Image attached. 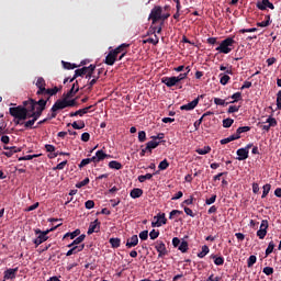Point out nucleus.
<instances>
[{
    "label": "nucleus",
    "mask_w": 281,
    "mask_h": 281,
    "mask_svg": "<svg viewBox=\"0 0 281 281\" xmlns=\"http://www.w3.org/2000/svg\"><path fill=\"white\" fill-rule=\"evenodd\" d=\"M60 225H61V224H58L57 226H55V227H53V228H50V229H48V231H45V232L41 233V234L38 235V237L35 238L34 244L37 245V246H38V245H43V243H45V240H47V234H48V232H54V229H56V227H60Z\"/></svg>",
    "instance_id": "obj_8"
},
{
    "label": "nucleus",
    "mask_w": 281,
    "mask_h": 281,
    "mask_svg": "<svg viewBox=\"0 0 281 281\" xmlns=\"http://www.w3.org/2000/svg\"><path fill=\"white\" fill-rule=\"evenodd\" d=\"M274 248H276V244H273V241H270L267 249H266V256H269L270 254H273Z\"/></svg>",
    "instance_id": "obj_36"
},
{
    "label": "nucleus",
    "mask_w": 281,
    "mask_h": 281,
    "mask_svg": "<svg viewBox=\"0 0 281 281\" xmlns=\"http://www.w3.org/2000/svg\"><path fill=\"white\" fill-rule=\"evenodd\" d=\"M269 227V222L267 220H263L261 222L260 228L257 232V236L262 240L265 236H267V228Z\"/></svg>",
    "instance_id": "obj_10"
},
{
    "label": "nucleus",
    "mask_w": 281,
    "mask_h": 281,
    "mask_svg": "<svg viewBox=\"0 0 281 281\" xmlns=\"http://www.w3.org/2000/svg\"><path fill=\"white\" fill-rule=\"evenodd\" d=\"M85 249V244L79 246H72L66 254V256H74V254H80Z\"/></svg>",
    "instance_id": "obj_18"
},
{
    "label": "nucleus",
    "mask_w": 281,
    "mask_h": 281,
    "mask_svg": "<svg viewBox=\"0 0 281 281\" xmlns=\"http://www.w3.org/2000/svg\"><path fill=\"white\" fill-rule=\"evenodd\" d=\"M16 271H19V268H10L4 271V280H14V278H16Z\"/></svg>",
    "instance_id": "obj_15"
},
{
    "label": "nucleus",
    "mask_w": 281,
    "mask_h": 281,
    "mask_svg": "<svg viewBox=\"0 0 281 281\" xmlns=\"http://www.w3.org/2000/svg\"><path fill=\"white\" fill-rule=\"evenodd\" d=\"M266 123H267L268 125H270V127H271V126H278V121H276V119H274V117H271V116H269V117L267 119Z\"/></svg>",
    "instance_id": "obj_43"
},
{
    "label": "nucleus",
    "mask_w": 281,
    "mask_h": 281,
    "mask_svg": "<svg viewBox=\"0 0 281 281\" xmlns=\"http://www.w3.org/2000/svg\"><path fill=\"white\" fill-rule=\"evenodd\" d=\"M257 8L259 10H267V2H265V0H262L261 2H258Z\"/></svg>",
    "instance_id": "obj_57"
},
{
    "label": "nucleus",
    "mask_w": 281,
    "mask_h": 281,
    "mask_svg": "<svg viewBox=\"0 0 281 281\" xmlns=\"http://www.w3.org/2000/svg\"><path fill=\"white\" fill-rule=\"evenodd\" d=\"M142 194H144V191L142 189H133L130 193V196L132 199H139V196H142Z\"/></svg>",
    "instance_id": "obj_23"
},
{
    "label": "nucleus",
    "mask_w": 281,
    "mask_h": 281,
    "mask_svg": "<svg viewBox=\"0 0 281 281\" xmlns=\"http://www.w3.org/2000/svg\"><path fill=\"white\" fill-rule=\"evenodd\" d=\"M156 251H158V257L164 258L166 254H168V250L166 249V244L164 241H157L156 243Z\"/></svg>",
    "instance_id": "obj_14"
},
{
    "label": "nucleus",
    "mask_w": 281,
    "mask_h": 281,
    "mask_svg": "<svg viewBox=\"0 0 281 281\" xmlns=\"http://www.w3.org/2000/svg\"><path fill=\"white\" fill-rule=\"evenodd\" d=\"M93 162V158H86V159H82L80 165H79V168H85V166H89V164Z\"/></svg>",
    "instance_id": "obj_37"
},
{
    "label": "nucleus",
    "mask_w": 281,
    "mask_h": 281,
    "mask_svg": "<svg viewBox=\"0 0 281 281\" xmlns=\"http://www.w3.org/2000/svg\"><path fill=\"white\" fill-rule=\"evenodd\" d=\"M31 112L32 110H30V105H26V108H23L20 105V106L9 109L10 115H12V117L18 120H27V117H30Z\"/></svg>",
    "instance_id": "obj_1"
},
{
    "label": "nucleus",
    "mask_w": 281,
    "mask_h": 281,
    "mask_svg": "<svg viewBox=\"0 0 281 281\" xmlns=\"http://www.w3.org/2000/svg\"><path fill=\"white\" fill-rule=\"evenodd\" d=\"M36 87L38 88L37 94L41 95V93H45V79L43 77H40L36 81Z\"/></svg>",
    "instance_id": "obj_19"
},
{
    "label": "nucleus",
    "mask_w": 281,
    "mask_h": 281,
    "mask_svg": "<svg viewBox=\"0 0 281 281\" xmlns=\"http://www.w3.org/2000/svg\"><path fill=\"white\" fill-rule=\"evenodd\" d=\"M149 237H150L151 240H156V238H159V231L153 229L149 233Z\"/></svg>",
    "instance_id": "obj_49"
},
{
    "label": "nucleus",
    "mask_w": 281,
    "mask_h": 281,
    "mask_svg": "<svg viewBox=\"0 0 281 281\" xmlns=\"http://www.w3.org/2000/svg\"><path fill=\"white\" fill-rule=\"evenodd\" d=\"M72 128H75L76 131H80L82 128H85V122H74L71 124Z\"/></svg>",
    "instance_id": "obj_35"
},
{
    "label": "nucleus",
    "mask_w": 281,
    "mask_h": 281,
    "mask_svg": "<svg viewBox=\"0 0 281 281\" xmlns=\"http://www.w3.org/2000/svg\"><path fill=\"white\" fill-rule=\"evenodd\" d=\"M150 179H153V175H151V173H147V175H145V176H139V177H138L139 183H144V181L150 180Z\"/></svg>",
    "instance_id": "obj_40"
},
{
    "label": "nucleus",
    "mask_w": 281,
    "mask_h": 281,
    "mask_svg": "<svg viewBox=\"0 0 281 281\" xmlns=\"http://www.w3.org/2000/svg\"><path fill=\"white\" fill-rule=\"evenodd\" d=\"M110 244L114 249H117L120 247V238H111Z\"/></svg>",
    "instance_id": "obj_41"
},
{
    "label": "nucleus",
    "mask_w": 281,
    "mask_h": 281,
    "mask_svg": "<svg viewBox=\"0 0 281 281\" xmlns=\"http://www.w3.org/2000/svg\"><path fill=\"white\" fill-rule=\"evenodd\" d=\"M79 88L76 87V83L72 85L71 89L67 92L66 98H74L78 93Z\"/></svg>",
    "instance_id": "obj_26"
},
{
    "label": "nucleus",
    "mask_w": 281,
    "mask_h": 281,
    "mask_svg": "<svg viewBox=\"0 0 281 281\" xmlns=\"http://www.w3.org/2000/svg\"><path fill=\"white\" fill-rule=\"evenodd\" d=\"M138 140L146 142V132L144 131L138 132Z\"/></svg>",
    "instance_id": "obj_56"
},
{
    "label": "nucleus",
    "mask_w": 281,
    "mask_h": 281,
    "mask_svg": "<svg viewBox=\"0 0 281 281\" xmlns=\"http://www.w3.org/2000/svg\"><path fill=\"white\" fill-rule=\"evenodd\" d=\"M168 166H170V164H168V160L165 159L159 164L158 168L159 170H167Z\"/></svg>",
    "instance_id": "obj_45"
},
{
    "label": "nucleus",
    "mask_w": 281,
    "mask_h": 281,
    "mask_svg": "<svg viewBox=\"0 0 281 281\" xmlns=\"http://www.w3.org/2000/svg\"><path fill=\"white\" fill-rule=\"evenodd\" d=\"M146 43H151V45H157V43H159V37H157V35H155V37H149L146 40Z\"/></svg>",
    "instance_id": "obj_51"
},
{
    "label": "nucleus",
    "mask_w": 281,
    "mask_h": 281,
    "mask_svg": "<svg viewBox=\"0 0 281 281\" xmlns=\"http://www.w3.org/2000/svg\"><path fill=\"white\" fill-rule=\"evenodd\" d=\"M213 258H214V265H216L217 267H221L225 262V259H223V257L213 256Z\"/></svg>",
    "instance_id": "obj_39"
},
{
    "label": "nucleus",
    "mask_w": 281,
    "mask_h": 281,
    "mask_svg": "<svg viewBox=\"0 0 281 281\" xmlns=\"http://www.w3.org/2000/svg\"><path fill=\"white\" fill-rule=\"evenodd\" d=\"M90 109H91V106H88V108H83V109H81V110H78V111H76L75 113H72L71 116H76V115L82 116V115L89 113V110H90Z\"/></svg>",
    "instance_id": "obj_28"
},
{
    "label": "nucleus",
    "mask_w": 281,
    "mask_h": 281,
    "mask_svg": "<svg viewBox=\"0 0 281 281\" xmlns=\"http://www.w3.org/2000/svg\"><path fill=\"white\" fill-rule=\"evenodd\" d=\"M85 238H86L85 235H80L71 244H69L68 247H76V245H80V243H82Z\"/></svg>",
    "instance_id": "obj_27"
},
{
    "label": "nucleus",
    "mask_w": 281,
    "mask_h": 281,
    "mask_svg": "<svg viewBox=\"0 0 281 281\" xmlns=\"http://www.w3.org/2000/svg\"><path fill=\"white\" fill-rule=\"evenodd\" d=\"M263 273H265L266 276H271V274H273V268H271V267H266V268H263Z\"/></svg>",
    "instance_id": "obj_60"
},
{
    "label": "nucleus",
    "mask_w": 281,
    "mask_h": 281,
    "mask_svg": "<svg viewBox=\"0 0 281 281\" xmlns=\"http://www.w3.org/2000/svg\"><path fill=\"white\" fill-rule=\"evenodd\" d=\"M109 155L103 150H98L95 156L92 157V164H100V161H104Z\"/></svg>",
    "instance_id": "obj_13"
},
{
    "label": "nucleus",
    "mask_w": 281,
    "mask_h": 281,
    "mask_svg": "<svg viewBox=\"0 0 281 281\" xmlns=\"http://www.w3.org/2000/svg\"><path fill=\"white\" fill-rule=\"evenodd\" d=\"M238 106L237 105H231L228 108V113H238Z\"/></svg>",
    "instance_id": "obj_63"
},
{
    "label": "nucleus",
    "mask_w": 281,
    "mask_h": 281,
    "mask_svg": "<svg viewBox=\"0 0 281 281\" xmlns=\"http://www.w3.org/2000/svg\"><path fill=\"white\" fill-rule=\"evenodd\" d=\"M25 106H29L31 112L33 113H40V115L43 114V111H45V106L47 104L46 100H38L37 102L34 100L25 101L24 102Z\"/></svg>",
    "instance_id": "obj_3"
},
{
    "label": "nucleus",
    "mask_w": 281,
    "mask_h": 281,
    "mask_svg": "<svg viewBox=\"0 0 281 281\" xmlns=\"http://www.w3.org/2000/svg\"><path fill=\"white\" fill-rule=\"evenodd\" d=\"M125 47H128V44H122L121 46H119L114 50L110 52L108 54V56L105 57V64L106 65H114L115 60L117 58V54H120V52H122V49H124Z\"/></svg>",
    "instance_id": "obj_5"
},
{
    "label": "nucleus",
    "mask_w": 281,
    "mask_h": 281,
    "mask_svg": "<svg viewBox=\"0 0 281 281\" xmlns=\"http://www.w3.org/2000/svg\"><path fill=\"white\" fill-rule=\"evenodd\" d=\"M270 191H271V184H265L261 198L265 199Z\"/></svg>",
    "instance_id": "obj_42"
},
{
    "label": "nucleus",
    "mask_w": 281,
    "mask_h": 281,
    "mask_svg": "<svg viewBox=\"0 0 281 281\" xmlns=\"http://www.w3.org/2000/svg\"><path fill=\"white\" fill-rule=\"evenodd\" d=\"M238 161H245L249 157V150L247 148H240L237 150Z\"/></svg>",
    "instance_id": "obj_16"
},
{
    "label": "nucleus",
    "mask_w": 281,
    "mask_h": 281,
    "mask_svg": "<svg viewBox=\"0 0 281 281\" xmlns=\"http://www.w3.org/2000/svg\"><path fill=\"white\" fill-rule=\"evenodd\" d=\"M90 137L91 135H89V133L86 132L81 135V142H89Z\"/></svg>",
    "instance_id": "obj_62"
},
{
    "label": "nucleus",
    "mask_w": 281,
    "mask_h": 281,
    "mask_svg": "<svg viewBox=\"0 0 281 281\" xmlns=\"http://www.w3.org/2000/svg\"><path fill=\"white\" fill-rule=\"evenodd\" d=\"M211 150H212V147L205 146L203 148L196 149L195 153H198V155H207V153H210Z\"/></svg>",
    "instance_id": "obj_29"
},
{
    "label": "nucleus",
    "mask_w": 281,
    "mask_h": 281,
    "mask_svg": "<svg viewBox=\"0 0 281 281\" xmlns=\"http://www.w3.org/2000/svg\"><path fill=\"white\" fill-rule=\"evenodd\" d=\"M249 131H251V127H249V126H243V127L237 128L235 135H237V137H240V134H241V133H247V132H249Z\"/></svg>",
    "instance_id": "obj_30"
},
{
    "label": "nucleus",
    "mask_w": 281,
    "mask_h": 281,
    "mask_svg": "<svg viewBox=\"0 0 281 281\" xmlns=\"http://www.w3.org/2000/svg\"><path fill=\"white\" fill-rule=\"evenodd\" d=\"M140 240H148V231H143L139 233Z\"/></svg>",
    "instance_id": "obj_54"
},
{
    "label": "nucleus",
    "mask_w": 281,
    "mask_h": 281,
    "mask_svg": "<svg viewBox=\"0 0 281 281\" xmlns=\"http://www.w3.org/2000/svg\"><path fill=\"white\" fill-rule=\"evenodd\" d=\"M206 281H221V277H214V274H211Z\"/></svg>",
    "instance_id": "obj_64"
},
{
    "label": "nucleus",
    "mask_w": 281,
    "mask_h": 281,
    "mask_svg": "<svg viewBox=\"0 0 281 281\" xmlns=\"http://www.w3.org/2000/svg\"><path fill=\"white\" fill-rule=\"evenodd\" d=\"M256 260H258L256 258V256L251 255L249 258H248V261H247V265L249 268H251V266L256 262Z\"/></svg>",
    "instance_id": "obj_52"
},
{
    "label": "nucleus",
    "mask_w": 281,
    "mask_h": 281,
    "mask_svg": "<svg viewBox=\"0 0 281 281\" xmlns=\"http://www.w3.org/2000/svg\"><path fill=\"white\" fill-rule=\"evenodd\" d=\"M14 153H18L16 147H11L8 151H4L5 157H12Z\"/></svg>",
    "instance_id": "obj_47"
},
{
    "label": "nucleus",
    "mask_w": 281,
    "mask_h": 281,
    "mask_svg": "<svg viewBox=\"0 0 281 281\" xmlns=\"http://www.w3.org/2000/svg\"><path fill=\"white\" fill-rule=\"evenodd\" d=\"M109 168L112 170H122V164L117 162L116 160H112L109 162Z\"/></svg>",
    "instance_id": "obj_25"
},
{
    "label": "nucleus",
    "mask_w": 281,
    "mask_h": 281,
    "mask_svg": "<svg viewBox=\"0 0 281 281\" xmlns=\"http://www.w3.org/2000/svg\"><path fill=\"white\" fill-rule=\"evenodd\" d=\"M164 85H166L167 87H175L176 85L179 83V81L177 80V77H165L162 79Z\"/></svg>",
    "instance_id": "obj_17"
},
{
    "label": "nucleus",
    "mask_w": 281,
    "mask_h": 281,
    "mask_svg": "<svg viewBox=\"0 0 281 281\" xmlns=\"http://www.w3.org/2000/svg\"><path fill=\"white\" fill-rule=\"evenodd\" d=\"M210 254V247L202 246V251L198 254L199 258H205Z\"/></svg>",
    "instance_id": "obj_31"
},
{
    "label": "nucleus",
    "mask_w": 281,
    "mask_h": 281,
    "mask_svg": "<svg viewBox=\"0 0 281 281\" xmlns=\"http://www.w3.org/2000/svg\"><path fill=\"white\" fill-rule=\"evenodd\" d=\"M234 43H236V41H234L233 37H227L216 47V52L220 54H229L234 49Z\"/></svg>",
    "instance_id": "obj_4"
},
{
    "label": "nucleus",
    "mask_w": 281,
    "mask_h": 281,
    "mask_svg": "<svg viewBox=\"0 0 281 281\" xmlns=\"http://www.w3.org/2000/svg\"><path fill=\"white\" fill-rule=\"evenodd\" d=\"M34 157H38V155H26L24 157H20L19 161H30V160L34 159Z\"/></svg>",
    "instance_id": "obj_44"
},
{
    "label": "nucleus",
    "mask_w": 281,
    "mask_h": 281,
    "mask_svg": "<svg viewBox=\"0 0 281 281\" xmlns=\"http://www.w3.org/2000/svg\"><path fill=\"white\" fill-rule=\"evenodd\" d=\"M198 105H199V97L196 99H194L193 101L181 105L180 110L181 111H194V109H196Z\"/></svg>",
    "instance_id": "obj_12"
},
{
    "label": "nucleus",
    "mask_w": 281,
    "mask_h": 281,
    "mask_svg": "<svg viewBox=\"0 0 281 281\" xmlns=\"http://www.w3.org/2000/svg\"><path fill=\"white\" fill-rule=\"evenodd\" d=\"M93 71H95V66L90 65L89 67H83L81 69H77L75 71L74 78H78V76H86V78H90L93 75Z\"/></svg>",
    "instance_id": "obj_6"
},
{
    "label": "nucleus",
    "mask_w": 281,
    "mask_h": 281,
    "mask_svg": "<svg viewBox=\"0 0 281 281\" xmlns=\"http://www.w3.org/2000/svg\"><path fill=\"white\" fill-rule=\"evenodd\" d=\"M76 236H80V229H76L72 233H66L64 238L70 237V239L74 240V238H76Z\"/></svg>",
    "instance_id": "obj_32"
},
{
    "label": "nucleus",
    "mask_w": 281,
    "mask_h": 281,
    "mask_svg": "<svg viewBox=\"0 0 281 281\" xmlns=\"http://www.w3.org/2000/svg\"><path fill=\"white\" fill-rule=\"evenodd\" d=\"M214 103L217 104L218 106H225V100L215 98Z\"/></svg>",
    "instance_id": "obj_58"
},
{
    "label": "nucleus",
    "mask_w": 281,
    "mask_h": 281,
    "mask_svg": "<svg viewBox=\"0 0 281 281\" xmlns=\"http://www.w3.org/2000/svg\"><path fill=\"white\" fill-rule=\"evenodd\" d=\"M139 243V238L137 235H133L130 239L126 241V247L131 249V247H137V244Z\"/></svg>",
    "instance_id": "obj_20"
},
{
    "label": "nucleus",
    "mask_w": 281,
    "mask_h": 281,
    "mask_svg": "<svg viewBox=\"0 0 281 281\" xmlns=\"http://www.w3.org/2000/svg\"><path fill=\"white\" fill-rule=\"evenodd\" d=\"M85 205L87 210H93V207H95V202H93V200H88Z\"/></svg>",
    "instance_id": "obj_50"
},
{
    "label": "nucleus",
    "mask_w": 281,
    "mask_h": 281,
    "mask_svg": "<svg viewBox=\"0 0 281 281\" xmlns=\"http://www.w3.org/2000/svg\"><path fill=\"white\" fill-rule=\"evenodd\" d=\"M216 202V195H212L210 199L205 201L206 205H212V203Z\"/></svg>",
    "instance_id": "obj_61"
},
{
    "label": "nucleus",
    "mask_w": 281,
    "mask_h": 281,
    "mask_svg": "<svg viewBox=\"0 0 281 281\" xmlns=\"http://www.w3.org/2000/svg\"><path fill=\"white\" fill-rule=\"evenodd\" d=\"M44 93H46L47 95H56L58 93V88L45 89Z\"/></svg>",
    "instance_id": "obj_46"
},
{
    "label": "nucleus",
    "mask_w": 281,
    "mask_h": 281,
    "mask_svg": "<svg viewBox=\"0 0 281 281\" xmlns=\"http://www.w3.org/2000/svg\"><path fill=\"white\" fill-rule=\"evenodd\" d=\"M277 108L281 111V90L277 94Z\"/></svg>",
    "instance_id": "obj_59"
},
{
    "label": "nucleus",
    "mask_w": 281,
    "mask_h": 281,
    "mask_svg": "<svg viewBox=\"0 0 281 281\" xmlns=\"http://www.w3.org/2000/svg\"><path fill=\"white\" fill-rule=\"evenodd\" d=\"M61 109H67V100L57 101L52 108V114L49 120H54L56 117V111H61Z\"/></svg>",
    "instance_id": "obj_7"
},
{
    "label": "nucleus",
    "mask_w": 281,
    "mask_h": 281,
    "mask_svg": "<svg viewBox=\"0 0 281 281\" xmlns=\"http://www.w3.org/2000/svg\"><path fill=\"white\" fill-rule=\"evenodd\" d=\"M98 229H100V222H98V220H95L94 222L90 223L88 234L91 235V234L98 232Z\"/></svg>",
    "instance_id": "obj_22"
},
{
    "label": "nucleus",
    "mask_w": 281,
    "mask_h": 281,
    "mask_svg": "<svg viewBox=\"0 0 281 281\" xmlns=\"http://www.w3.org/2000/svg\"><path fill=\"white\" fill-rule=\"evenodd\" d=\"M232 124H234V120H232V119H225L223 121L224 128H229V126H232Z\"/></svg>",
    "instance_id": "obj_48"
},
{
    "label": "nucleus",
    "mask_w": 281,
    "mask_h": 281,
    "mask_svg": "<svg viewBox=\"0 0 281 281\" xmlns=\"http://www.w3.org/2000/svg\"><path fill=\"white\" fill-rule=\"evenodd\" d=\"M220 77H221V79H220L221 85L225 86V85H227V82H229V76L228 75L221 74Z\"/></svg>",
    "instance_id": "obj_38"
},
{
    "label": "nucleus",
    "mask_w": 281,
    "mask_h": 281,
    "mask_svg": "<svg viewBox=\"0 0 281 281\" xmlns=\"http://www.w3.org/2000/svg\"><path fill=\"white\" fill-rule=\"evenodd\" d=\"M187 72L180 74L176 79L178 82H181V80H186L188 78V74H190V67H187Z\"/></svg>",
    "instance_id": "obj_33"
},
{
    "label": "nucleus",
    "mask_w": 281,
    "mask_h": 281,
    "mask_svg": "<svg viewBox=\"0 0 281 281\" xmlns=\"http://www.w3.org/2000/svg\"><path fill=\"white\" fill-rule=\"evenodd\" d=\"M178 249L179 251H182V254H186V251H188V241H181Z\"/></svg>",
    "instance_id": "obj_34"
},
{
    "label": "nucleus",
    "mask_w": 281,
    "mask_h": 281,
    "mask_svg": "<svg viewBox=\"0 0 281 281\" xmlns=\"http://www.w3.org/2000/svg\"><path fill=\"white\" fill-rule=\"evenodd\" d=\"M164 10H168V7L161 8V7H154L149 19L153 20V23H157V21H166L170 16V13H164Z\"/></svg>",
    "instance_id": "obj_2"
},
{
    "label": "nucleus",
    "mask_w": 281,
    "mask_h": 281,
    "mask_svg": "<svg viewBox=\"0 0 281 281\" xmlns=\"http://www.w3.org/2000/svg\"><path fill=\"white\" fill-rule=\"evenodd\" d=\"M166 214H158L154 216V220L151 222V227H161V225H166Z\"/></svg>",
    "instance_id": "obj_9"
},
{
    "label": "nucleus",
    "mask_w": 281,
    "mask_h": 281,
    "mask_svg": "<svg viewBox=\"0 0 281 281\" xmlns=\"http://www.w3.org/2000/svg\"><path fill=\"white\" fill-rule=\"evenodd\" d=\"M159 146V142H157V140H150V142H148L147 143V146H146V148L145 149H143L142 150V153H143V155L147 151V150H149V153H150V150H153L154 148H157Z\"/></svg>",
    "instance_id": "obj_21"
},
{
    "label": "nucleus",
    "mask_w": 281,
    "mask_h": 281,
    "mask_svg": "<svg viewBox=\"0 0 281 281\" xmlns=\"http://www.w3.org/2000/svg\"><path fill=\"white\" fill-rule=\"evenodd\" d=\"M236 139H240V136H238V135H236V134H233V135L228 136L227 138H223V139L221 140V144H222V145L229 144V142H234V140H236Z\"/></svg>",
    "instance_id": "obj_24"
},
{
    "label": "nucleus",
    "mask_w": 281,
    "mask_h": 281,
    "mask_svg": "<svg viewBox=\"0 0 281 281\" xmlns=\"http://www.w3.org/2000/svg\"><path fill=\"white\" fill-rule=\"evenodd\" d=\"M65 166H67V160H64L61 162H59L54 170H63L65 168Z\"/></svg>",
    "instance_id": "obj_55"
},
{
    "label": "nucleus",
    "mask_w": 281,
    "mask_h": 281,
    "mask_svg": "<svg viewBox=\"0 0 281 281\" xmlns=\"http://www.w3.org/2000/svg\"><path fill=\"white\" fill-rule=\"evenodd\" d=\"M27 117H33L32 120H29L27 122L24 123V126L26 128H32V126H34L36 120H38V117H41V112L36 113V112H30V116Z\"/></svg>",
    "instance_id": "obj_11"
},
{
    "label": "nucleus",
    "mask_w": 281,
    "mask_h": 281,
    "mask_svg": "<svg viewBox=\"0 0 281 281\" xmlns=\"http://www.w3.org/2000/svg\"><path fill=\"white\" fill-rule=\"evenodd\" d=\"M89 183V178H86L85 180H82L81 182H78L76 184V188H85V186H87Z\"/></svg>",
    "instance_id": "obj_53"
}]
</instances>
